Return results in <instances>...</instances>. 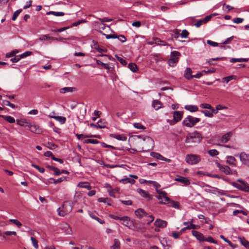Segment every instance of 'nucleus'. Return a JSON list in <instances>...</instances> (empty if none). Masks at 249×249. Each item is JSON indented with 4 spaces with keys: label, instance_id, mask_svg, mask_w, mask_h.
I'll return each mask as SVG.
<instances>
[{
    "label": "nucleus",
    "instance_id": "1",
    "mask_svg": "<svg viewBox=\"0 0 249 249\" xmlns=\"http://www.w3.org/2000/svg\"><path fill=\"white\" fill-rule=\"evenodd\" d=\"M202 137L201 134L198 131H195L188 135L185 142L189 144V146H193L199 143L201 141Z\"/></svg>",
    "mask_w": 249,
    "mask_h": 249
},
{
    "label": "nucleus",
    "instance_id": "2",
    "mask_svg": "<svg viewBox=\"0 0 249 249\" xmlns=\"http://www.w3.org/2000/svg\"><path fill=\"white\" fill-rule=\"evenodd\" d=\"M72 209V207L71 203L69 201H65L62 206V208H59L57 210V211L59 216H64L66 214L70 213Z\"/></svg>",
    "mask_w": 249,
    "mask_h": 249
},
{
    "label": "nucleus",
    "instance_id": "3",
    "mask_svg": "<svg viewBox=\"0 0 249 249\" xmlns=\"http://www.w3.org/2000/svg\"><path fill=\"white\" fill-rule=\"evenodd\" d=\"M201 160L200 156L196 154H188L186 156L185 161L190 165L196 164Z\"/></svg>",
    "mask_w": 249,
    "mask_h": 249
},
{
    "label": "nucleus",
    "instance_id": "4",
    "mask_svg": "<svg viewBox=\"0 0 249 249\" xmlns=\"http://www.w3.org/2000/svg\"><path fill=\"white\" fill-rule=\"evenodd\" d=\"M200 120L199 118H196L189 115L184 119L182 123L184 125L191 127L198 123Z\"/></svg>",
    "mask_w": 249,
    "mask_h": 249
},
{
    "label": "nucleus",
    "instance_id": "5",
    "mask_svg": "<svg viewBox=\"0 0 249 249\" xmlns=\"http://www.w3.org/2000/svg\"><path fill=\"white\" fill-rule=\"evenodd\" d=\"M180 53L178 51H173L171 53L170 58L168 61V63L170 67H175L178 61V56Z\"/></svg>",
    "mask_w": 249,
    "mask_h": 249
},
{
    "label": "nucleus",
    "instance_id": "6",
    "mask_svg": "<svg viewBox=\"0 0 249 249\" xmlns=\"http://www.w3.org/2000/svg\"><path fill=\"white\" fill-rule=\"evenodd\" d=\"M143 149L144 151H149L152 149L154 145L153 140L150 137L145 136L143 137Z\"/></svg>",
    "mask_w": 249,
    "mask_h": 249
},
{
    "label": "nucleus",
    "instance_id": "7",
    "mask_svg": "<svg viewBox=\"0 0 249 249\" xmlns=\"http://www.w3.org/2000/svg\"><path fill=\"white\" fill-rule=\"evenodd\" d=\"M156 191L159 194L157 197L160 200V204H165L166 202L169 200V198L167 196V193L165 192L158 189H156Z\"/></svg>",
    "mask_w": 249,
    "mask_h": 249
},
{
    "label": "nucleus",
    "instance_id": "8",
    "mask_svg": "<svg viewBox=\"0 0 249 249\" xmlns=\"http://www.w3.org/2000/svg\"><path fill=\"white\" fill-rule=\"evenodd\" d=\"M218 14L217 13H213L208 15L204 18L199 19L194 25L196 28H199L201 25L207 23L213 17L216 16Z\"/></svg>",
    "mask_w": 249,
    "mask_h": 249
},
{
    "label": "nucleus",
    "instance_id": "9",
    "mask_svg": "<svg viewBox=\"0 0 249 249\" xmlns=\"http://www.w3.org/2000/svg\"><path fill=\"white\" fill-rule=\"evenodd\" d=\"M233 185L239 190L244 191L245 192H249V184L246 182H243L242 183L237 184L236 183H233Z\"/></svg>",
    "mask_w": 249,
    "mask_h": 249
},
{
    "label": "nucleus",
    "instance_id": "10",
    "mask_svg": "<svg viewBox=\"0 0 249 249\" xmlns=\"http://www.w3.org/2000/svg\"><path fill=\"white\" fill-rule=\"evenodd\" d=\"M60 229L63 231L65 234H71V230L70 225L67 223H62L60 225Z\"/></svg>",
    "mask_w": 249,
    "mask_h": 249
},
{
    "label": "nucleus",
    "instance_id": "11",
    "mask_svg": "<svg viewBox=\"0 0 249 249\" xmlns=\"http://www.w3.org/2000/svg\"><path fill=\"white\" fill-rule=\"evenodd\" d=\"M216 166L218 168L219 170L222 172L224 173L226 175H230L231 173V170L230 168L226 165H222L219 163H216Z\"/></svg>",
    "mask_w": 249,
    "mask_h": 249
},
{
    "label": "nucleus",
    "instance_id": "12",
    "mask_svg": "<svg viewBox=\"0 0 249 249\" xmlns=\"http://www.w3.org/2000/svg\"><path fill=\"white\" fill-rule=\"evenodd\" d=\"M239 158L242 163L249 166V155L248 154L245 152H241Z\"/></svg>",
    "mask_w": 249,
    "mask_h": 249
},
{
    "label": "nucleus",
    "instance_id": "13",
    "mask_svg": "<svg viewBox=\"0 0 249 249\" xmlns=\"http://www.w3.org/2000/svg\"><path fill=\"white\" fill-rule=\"evenodd\" d=\"M137 191L142 196L146 198L147 200H150L152 199V196L147 191H144L140 188H138L137 190Z\"/></svg>",
    "mask_w": 249,
    "mask_h": 249
},
{
    "label": "nucleus",
    "instance_id": "14",
    "mask_svg": "<svg viewBox=\"0 0 249 249\" xmlns=\"http://www.w3.org/2000/svg\"><path fill=\"white\" fill-rule=\"evenodd\" d=\"M175 180L177 182H181L186 186L190 184V180L188 178L180 176H178L177 178L175 179Z\"/></svg>",
    "mask_w": 249,
    "mask_h": 249
},
{
    "label": "nucleus",
    "instance_id": "15",
    "mask_svg": "<svg viewBox=\"0 0 249 249\" xmlns=\"http://www.w3.org/2000/svg\"><path fill=\"white\" fill-rule=\"evenodd\" d=\"M183 113L179 111H175L173 113L174 122L176 123L180 121L182 117Z\"/></svg>",
    "mask_w": 249,
    "mask_h": 249
},
{
    "label": "nucleus",
    "instance_id": "16",
    "mask_svg": "<svg viewBox=\"0 0 249 249\" xmlns=\"http://www.w3.org/2000/svg\"><path fill=\"white\" fill-rule=\"evenodd\" d=\"M110 137L114 139H116L119 141H125L126 140V137L123 134H110Z\"/></svg>",
    "mask_w": 249,
    "mask_h": 249
},
{
    "label": "nucleus",
    "instance_id": "17",
    "mask_svg": "<svg viewBox=\"0 0 249 249\" xmlns=\"http://www.w3.org/2000/svg\"><path fill=\"white\" fill-rule=\"evenodd\" d=\"M232 135V133L231 132H229L226 133L225 135H223L220 139V142L222 143L227 142L231 137Z\"/></svg>",
    "mask_w": 249,
    "mask_h": 249
},
{
    "label": "nucleus",
    "instance_id": "18",
    "mask_svg": "<svg viewBox=\"0 0 249 249\" xmlns=\"http://www.w3.org/2000/svg\"><path fill=\"white\" fill-rule=\"evenodd\" d=\"M167 224V223L166 221L160 219H157L154 223L155 226L161 228L166 227Z\"/></svg>",
    "mask_w": 249,
    "mask_h": 249
},
{
    "label": "nucleus",
    "instance_id": "19",
    "mask_svg": "<svg viewBox=\"0 0 249 249\" xmlns=\"http://www.w3.org/2000/svg\"><path fill=\"white\" fill-rule=\"evenodd\" d=\"M48 117L50 118H53L56 121L59 122L61 124H64L65 123L66 121V118L65 117L63 116H54L49 115Z\"/></svg>",
    "mask_w": 249,
    "mask_h": 249
},
{
    "label": "nucleus",
    "instance_id": "20",
    "mask_svg": "<svg viewBox=\"0 0 249 249\" xmlns=\"http://www.w3.org/2000/svg\"><path fill=\"white\" fill-rule=\"evenodd\" d=\"M135 213L136 215L140 219L142 218L143 216L147 215V213L145 211L141 208H139L135 211Z\"/></svg>",
    "mask_w": 249,
    "mask_h": 249
},
{
    "label": "nucleus",
    "instance_id": "21",
    "mask_svg": "<svg viewBox=\"0 0 249 249\" xmlns=\"http://www.w3.org/2000/svg\"><path fill=\"white\" fill-rule=\"evenodd\" d=\"M192 233L193 235L195 236L197 240L200 241H204V235L200 232L196 231H192Z\"/></svg>",
    "mask_w": 249,
    "mask_h": 249
},
{
    "label": "nucleus",
    "instance_id": "22",
    "mask_svg": "<svg viewBox=\"0 0 249 249\" xmlns=\"http://www.w3.org/2000/svg\"><path fill=\"white\" fill-rule=\"evenodd\" d=\"M184 76L186 79L188 80L192 79L193 78L192 75V71L190 68H187L185 70Z\"/></svg>",
    "mask_w": 249,
    "mask_h": 249
},
{
    "label": "nucleus",
    "instance_id": "23",
    "mask_svg": "<svg viewBox=\"0 0 249 249\" xmlns=\"http://www.w3.org/2000/svg\"><path fill=\"white\" fill-rule=\"evenodd\" d=\"M152 107L154 108L156 110H158L160 108H162V104L158 100H155L152 102Z\"/></svg>",
    "mask_w": 249,
    "mask_h": 249
},
{
    "label": "nucleus",
    "instance_id": "24",
    "mask_svg": "<svg viewBox=\"0 0 249 249\" xmlns=\"http://www.w3.org/2000/svg\"><path fill=\"white\" fill-rule=\"evenodd\" d=\"M29 130L36 134H40L42 132L41 128L37 125H33Z\"/></svg>",
    "mask_w": 249,
    "mask_h": 249
},
{
    "label": "nucleus",
    "instance_id": "25",
    "mask_svg": "<svg viewBox=\"0 0 249 249\" xmlns=\"http://www.w3.org/2000/svg\"><path fill=\"white\" fill-rule=\"evenodd\" d=\"M166 202L165 204H169V206L173 208L176 209H178L179 208V204L178 202L174 200H171L170 198L169 200L167 201Z\"/></svg>",
    "mask_w": 249,
    "mask_h": 249
},
{
    "label": "nucleus",
    "instance_id": "26",
    "mask_svg": "<svg viewBox=\"0 0 249 249\" xmlns=\"http://www.w3.org/2000/svg\"><path fill=\"white\" fill-rule=\"evenodd\" d=\"M184 108L192 112H196L198 109V107L196 106L191 105H186Z\"/></svg>",
    "mask_w": 249,
    "mask_h": 249
},
{
    "label": "nucleus",
    "instance_id": "27",
    "mask_svg": "<svg viewBox=\"0 0 249 249\" xmlns=\"http://www.w3.org/2000/svg\"><path fill=\"white\" fill-rule=\"evenodd\" d=\"M38 39L40 41H45L47 40H50L52 41L57 40V38L50 37L48 35H43L41 36Z\"/></svg>",
    "mask_w": 249,
    "mask_h": 249
},
{
    "label": "nucleus",
    "instance_id": "28",
    "mask_svg": "<svg viewBox=\"0 0 249 249\" xmlns=\"http://www.w3.org/2000/svg\"><path fill=\"white\" fill-rule=\"evenodd\" d=\"M240 242L246 248L249 249V242L244 237H238Z\"/></svg>",
    "mask_w": 249,
    "mask_h": 249
},
{
    "label": "nucleus",
    "instance_id": "29",
    "mask_svg": "<svg viewBox=\"0 0 249 249\" xmlns=\"http://www.w3.org/2000/svg\"><path fill=\"white\" fill-rule=\"evenodd\" d=\"M112 249H120V242L117 239H114L113 240V245L111 246Z\"/></svg>",
    "mask_w": 249,
    "mask_h": 249
},
{
    "label": "nucleus",
    "instance_id": "30",
    "mask_svg": "<svg viewBox=\"0 0 249 249\" xmlns=\"http://www.w3.org/2000/svg\"><path fill=\"white\" fill-rule=\"evenodd\" d=\"M47 15H53L54 16L59 17V16H63L65 15V13L62 12H54V11H49L47 12Z\"/></svg>",
    "mask_w": 249,
    "mask_h": 249
},
{
    "label": "nucleus",
    "instance_id": "31",
    "mask_svg": "<svg viewBox=\"0 0 249 249\" xmlns=\"http://www.w3.org/2000/svg\"><path fill=\"white\" fill-rule=\"evenodd\" d=\"M120 220L123 221V222L122 223V224L125 226H128L129 222L130 221V218L128 216H124L123 217H121Z\"/></svg>",
    "mask_w": 249,
    "mask_h": 249
},
{
    "label": "nucleus",
    "instance_id": "32",
    "mask_svg": "<svg viewBox=\"0 0 249 249\" xmlns=\"http://www.w3.org/2000/svg\"><path fill=\"white\" fill-rule=\"evenodd\" d=\"M77 186L79 187H80V188H86L88 190H90L91 189L90 185H89L87 182H79Z\"/></svg>",
    "mask_w": 249,
    "mask_h": 249
},
{
    "label": "nucleus",
    "instance_id": "33",
    "mask_svg": "<svg viewBox=\"0 0 249 249\" xmlns=\"http://www.w3.org/2000/svg\"><path fill=\"white\" fill-rule=\"evenodd\" d=\"M227 162L231 165H235L236 159L232 156L227 157Z\"/></svg>",
    "mask_w": 249,
    "mask_h": 249
},
{
    "label": "nucleus",
    "instance_id": "34",
    "mask_svg": "<svg viewBox=\"0 0 249 249\" xmlns=\"http://www.w3.org/2000/svg\"><path fill=\"white\" fill-rule=\"evenodd\" d=\"M2 118H3L5 121H7L8 123L12 124L15 122V119L14 117L11 116H5L3 115L2 116Z\"/></svg>",
    "mask_w": 249,
    "mask_h": 249
},
{
    "label": "nucleus",
    "instance_id": "35",
    "mask_svg": "<svg viewBox=\"0 0 249 249\" xmlns=\"http://www.w3.org/2000/svg\"><path fill=\"white\" fill-rule=\"evenodd\" d=\"M150 155L152 157L161 160H164L163 159V157L158 153L152 152L150 153Z\"/></svg>",
    "mask_w": 249,
    "mask_h": 249
},
{
    "label": "nucleus",
    "instance_id": "36",
    "mask_svg": "<svg viewBox=\"0 0 249 249\" xmlns=\"http://www.w3.org/2000/svg\"><path fill=\"white\" fill-rule=\"evenodd\" d=\"M73 89H74V88H73L65 87L61 89L60 90V92L61 93H65L66 92H72Z\"/></svg>",
    "mask_w": 249,
    "mask_h": 249
},
{
    "label": "nucleus",
    "instance_id": "37",
    "mask_svg": "<svg viewBox=\"0 0 249 249\" xmlns=\"http://www.w3.org/2000/svg\"><path fill=\"white\" fill-rule=\"evenodd\" d=\"M220 238L223 239L224 241L227 242L232 249H234L237 247V245H234L231 243L230 241L226 238L224 236L221 235L220 236Z\"/></svg>",
    "mask_w": 249,
    "mask_h": 249
},
{
    "label": "nucleus",
    "instance_id": "38",
    "mask_svg": "<svg viewBox=\"0 0 249 249\" xmlns=\"http://www.w3.org/2000/svg\"><path fill=\"white\" fill-rule=\"evenodd\" d=\"M105 186L107 190V192H108L109 195L110 196H113V189H112V187H111V186L108 183H106Z\"/></svg>",
    "mask_w": 249,
    "mask_h": 249
},
{
    "label": "nucleus",
    "instance_id": "39",
    "mask_svg": "<svg viewBox=\"0 0 249 249\" xmlns=\"http://www.w3.org/2000/svg\"><path fill=\"white\" fill-rule=\"evenodd\" d=\"M22 9H19L17 11H16L13 15V17H12V20L15 21L16 20V19H17V17L18 16V15L21 13V12H22Z\"/></svg>",
    "mask_w": 249,
    "mask_h": 249
},
{
    "label": "nucleus",
    "instance_id": "40",
    "mask_svg": "<svg viewBox=\"0 0 249 249\" xmlns=\"http://www.w3.org/2000/svg\"><path fill=\"white\" fill-rule=\"evenodd\" d=\"M201 112L203 113L205 116L212 118L213 117V112H211V111H209L207 110H201Z\"/></svg>",
    "mask_w": 249,
    "mask_h": 249
},
{
    "label": "nucleus",
    "instance_id": "41",
    "mask_svg": "<svg viewBox=\"0 0 249 249\" xmlns=\"http://www.w3.org/2000/svg\"><path fill=\"white\" fill-rule=\"evenodd\" d=\"M208 154L210 156L213 157L218 155L219 154V152L216 149H212L208 151Z\"/></svg>",
    "mask_w": 249,
    "mask_h": 249
},
{
    "label": "nucleus",
    "instance_id": "42",
    "mask_svg": "<svg viewBox=\"0 0 249 249\" xmlns=\"http://www.w3.org/2000/svg\"><path fill=\"white\" fill-rule=\"evenodd\" d=\"M128 67L130 69V70L133 71L135 72L137 70V65L134 63H130L128 65Z\"/></svg>",
    "mask_w": 249,
    "mask_h": 249
},
{
    "label": "nucleus",
    "instance_id": "43",
    "mask_svg": "<svg viewBox=\"0 0 249 249\" xmlns=\"http://www.w3.org/2000/svg\"><path fill=\"white\" fill-rule=\"evenodd\" d=\"M134 126L137 128L139 129H145V127L142 125L141 123H136L133 124Z\"/></svg>",
    "mask_w": 249,
    "mask_h": 249
},
{
    "label": "nucleus",
    "instance_id": "44",
    "mask_svg": "<svg viewBox=\"0 0 249 249\" xmlns=\"http://www.w3.org/2000/svg\"><path fill=\"white\" fill-rule=\"evenodd\" d=\"M97 128H103L106 127L105 123H103L102 120H99L96 123Z\"/></svg>",
    "mask_w": 249,
    "mask_h": 249
},
{
    "label": "nucleus",
    "instance_id": "45",
    "mask_svg": "<svg viewBox=\"0 0 249 249\" xmlns=\"http://www.w3.org/2000/svg\"><path fill=\"white\" fill-rule=\"evenodd\" d=\"M9 221L17 225L18 228L22 226L21 223L17 219H11L9 220Z\"/></svg>",
    "mask_w": 249,
    "mask_h": 249
},
{
    "label": "nucleus",
    "instance_id": "46",
    "mask_svg": "<svg viewBox=\"0 0 249 249\" xmlns=\"http://www.w3.org/2000/svg\"><path fill=\"white\" fill-rule=\"evenodd\" d=\"M66 178V177H61L60 178L57 179H55L53 178H50V180H53V181L54 183L57 184L61 182L62 181H63Z\"/></svg>",
    "mask_w": 249,
    "mask_h": 249
},
{
    "label": "nucleus",
    "instance_id": "47",
    "mask_svg": "<svg viewBox=\"0 0 249 249\" xmlns=\"http://www.w3.org/2000/svg\"><path fill=\"white\" fill-rule=\"evenodd\" d=\"M31 240L33 245L35 247V248L36 249H37L38 248L37 241L33 237H31Z\"/></svg>",
    "mask_w": 249,
    "mask_h": 249
},
{
    "label": "nucleus",
    "instance_id": "48",
    "mask_svg": "<svg viewBox=\"0 0 249 249\" xmlns=\"http://www.w3.org/2000/svg\"><path fill=\"white\" fill-rule=\"evenodd\" d=\"M31 166L36 169L39 172L43 173L45 172V169L43 168H41L39 167V166L35 164H32Z\"/></svg>",
    "mask_w": 249,
    "mask_h": 249
},
{
    "label": "nucleus",
    "instance_id": "49",
    "mask_svg": "<svg viewBox=\"0 0 249 249\" xmlns=\"http://www.w3.org/2000/svg\"><path fill=\"white\" fill-rule=\"evenodd\" d=\"M104 36H106V38L107 39L110 38H117L118 36L116 34H110V35H106L105 34H102Z\"/></svg>",
    "mask_w": 249,
    "mask_h": 249
},
{
    "label": "nucleus",
    "instance_id": "50",
    "mask_svg": "<svg viewBox=\"0 0 249 249\" xmlns=\"http://www.w3.org/2000/svg\"><path fill=\"white\" fill-rule=\"evenodd\" d=\"M3 103L7 106H9L10 107H11V108H15L16 107V106L13 104H12L8 100H4L3 101Z\"/></svg>",
    "mask_w": 249,
    "mask_h": 249
},
{
    "label": "nucleus",
    "instance_id": "51",
    "mask_svg": "<svg viewBox=\"0 0 249 249\" xmlns=\"http://www.w3.org/2000/svg\"><path fill=\"white\" fill-rule=\"evenodd\" d=\"M200 107L202 108H207L211 109L212 107L209 104L203 103L200 105Z\"/></svg>",
    "mask_w": 249,
    "mask_h": 249
},
{
    "label": "nucleus",
    "instance_id": "52",
    "mask_svg": "<svg viewBox=\"0 0 249 249\" xmlns=\"http://www.w3.org/2000/svg\"><path fill=\"white\" fill-rule=\"evenodd\" d=\"M235 78V76L234 75H231V76H227V77H224L222 80L223 81H225L226 82V83H228L229 81H230L231 80Z\"/></svg>",
    "mask_w": 249,
    "mask_h": 249
},
{
    "label": "nucleus",
    "instance_id": "53",
    "mask_svg": "<svg viewBox=\"0 0 249 249\" xmlns=\"http://www.w3.org/2000/svg\"><path fill=\"white\" fill-rule=\"evenodd\" d=\"M100 143H101V145L103 147H104L110 148H111L112 149H117V148L115 147H114V146H113L112 145H111L107 144H106V143H105L104 142H100Z\"/></svg>",
    "mask_w": 249,
    "mask_h": 249
},
{
    "label": "nucleus",
    "instance_id": "54",
    "mask_svg": "<svg viewBox=\"0 0 249 249\" xmlns=\"http://www.w3.org/2000/svg\"><path fill=\"white\" fill-rule=\"evenodd\" d=\"M18 53V51L17 50L13 51L9 53H7L6 54V57L7 58L13 57L15 55V54Z\"/></svg>",
    "mask_w": 249,
    "mask_h": 249
},
{
    "label": "nucleus",
    "instance_id": "55",
    "mask_svg": "<svg viewBox=\"0 0 249 249\" xmlns=\"http://www.w3.org/2000/svg\"><path fill=\"white\" fill-rule=\"evenodd\" d=\"M188 35L189 32L186 30H183L180 34V36L182 38H185L187 37Z\"/></svg>",
    "mask_w": 249,
    "mask_h": 249
},
{
    "label": "nucleus",
    "instance_id": "56",
    "mask_svg": "<svg viewBox=\"0 0 249 249\" xmlns=\"http://www.w3.org/2000/svg\"><path fill=\"white\" fill-rule=\"evenodd\" d=\"M148 182H149L150 183L152 184L153 186L156 188V189H158L159 188H160V184L156 181L150 180V181H148Z\"/></svg>",
    "mask_w": 249,
    "mask_h": 249
},
{
    "label": "nucleus",
    "instance_id": "57",
    "mask_svg": "<svg viewBox=\"0 0 249 249\" xmlns=\"http://www.w3.org/2000/svg\"><path fill=\"white\" fill-rule=\"evenodd\" d=\"M154 41H155V43L158 44H160V43H162V44H161L162 45L165 46V45H167V44L165 43V41L161 40L158 38H155Z\"/></svg>",
    "mask_w": 249,
    "mask_h": 249
},
{
    "label": "nucleus",
    "instance_id": "58",
    "mask_svg": "<svg viewBox=\"0 0 249 249\" xmlns=\"http://www.w3.org/2000/svg\"><path fill=\"white\" fill-rule=\"evenodd\" d=\"M48 144L49 145L48 148L50 149H54L57 147V146L56 144L52 142H48Z\"/></svg>",
    "mask_w": 249,
    "mask_h": 249
},
{
    "label": "nucleus",
    "instance_id": "59",
    "mask_svg": "<svg viewBox=\"0 0 249 249\" xmlns=\"http://www.w3.org/2000/svg\"><path fill=\"white\" fill-rule=\"evenodd\" d=\"M32 54V52L30 51H27L21 54L19 56L20 58H24L26 56H29Z\"/></svg>",
    "mask_w": 249,
    "mask_h": 249
},
{
    "label": "nucleus",
    "instance_id": "60",
    "mask_svg": "<svg viewBox=\"0 0 249 249\" xmlns=\"http://www.w3.org/2000/svg\"><path fill=\"white\" fill-rule=\"evenodd\" d=\"M244 21V19L241 18H236L233 19V22L235 23H241Z\"/></svg>",
    "mask_w": 249,
    "mask_h": 249
},
{
    "label": "nucleus",
    "instance_id": "61",
    "mask_svg": "<svg viewBox=\"0 0 249 249\" xmlns=\"http://www.w3.org/2000/svg\"><path fill=\"white\" fill-rule=\"evenodd\" d=\"M204 241H206L209 242L216 244L217 241L214 240L212 237H208L207 238H204Z\"/></svg>",
    "mask_w": 249,
    "mask_h": 249
},
{
    "label": "nucleus",
    "instance_id": "62",
    "mask_svg": "<svg viewBox=\"0 0 249 249\" xmlns=\"http://www.w3.org/2000/svg\"><path fill=\"white\" fill-rule=\"evenodd\" d=\"M120 201L123 204L125 205H127V206H130V205H131L132 204V202L130 200H121Z\"/></svg>",
    "mask_w": 249,
    "mask_h": 249
},
{
    "label": "nucleus",
    "instance_id": "63",
    "mask_svg": "<svg viewBox=\"0 0 249 249\" xmlns=\"http://www.w3.org/2000/svg\"><path fill=\"white\" fill-rule=\"evenodd\" d=\"M118 60L124 66H125L127 64L126 61L123 58L117 56Z\"/></svg>",
    "mask_w": 249,
    "mask_h": 249
},
{
    "label": "nucleus",
    "instance_id": "64",
    "mask_svg": "<svg viewBox=\"0 0 249 249\" xmlns=\"http://www.w3.org/2000/svg\"><path fill=\"white\" fill-rule=\"evenodd\" d=\"M32 0H30L28 1H27L26 4L23 7V9H26L29 8L30 7H31L32 6Z\"/></svg>",
    "mask_w": 249,
    "mask_h": 249
}]
</instances>
